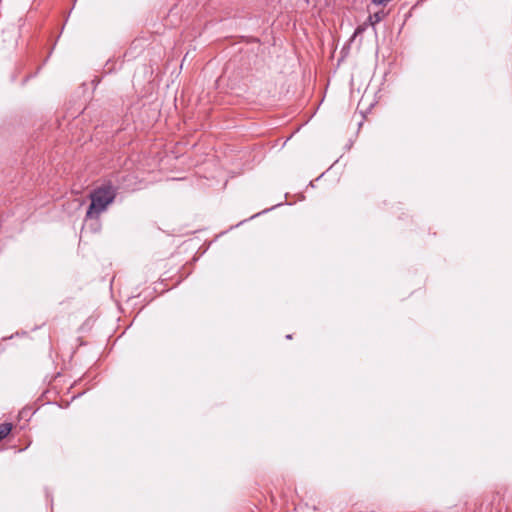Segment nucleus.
<instances>
[{
    "label": "nucleus",
    "instance_id": "nucleus-5",
    "mask_svg": "<svg viewBox=\"0 0 512 512\" xmlns=\"http://www.w3.org/2000/svg\"><path fill=\"white\" fill-rule=\"evenodd\" d=\"M361 31H362V29L359 27V28L356 29L355 34L360 33Z\"/></svg>",
    "mask_w": 512,
    "mask_h": 512
},
{
    "label": "nucleus",
    "instance_id": "nucleus-4",
    "mask_svg": "<svg viewBox=\"0 0 512 512\" xmlns=\"http://www.w3.org/2000/svg\"><path fill=\"white\" fill-rule=\"evenodd\" d=\"M371 1H372V3H374L376 5H386L391 0H371Z\"/></svg>",
    "mask_w": 512,
    "mask_h": 512
},
{
    "label": "nucleus",
    "instance_id": "nucleus-2",
    "mask_svg": "<svg viewBox=\"0 0 512 512\" xmlns=\"http://www.w3.org/2000/svg\"><path fill=\"white\" fill-rule=\"evenodd\" d=\"M12 430V425L10 423H2L0 424V441L8 436V434Z\"/></svg>",
    "mask_w": 512,
    "mask_h": 512
},
{
    "label": "nucleus",
    "instance_id": "nucleus-3",
    "mask_svg": "<svg viewBox=\"0 0 512 512\" xmlns=\"http://www.w3.org/2000/svg\"><path fill=\"white\" fill-rule=\"evenodd\" d=\"M382 18H383V13L376 12L373 15L369 16V22L371 23V25L374 26L376 23L380 22L382 20Z\"/></svg>",
    "mask_w": 512,
    "mask_h": 512
},
{
    "label": "nucleus",
    "instance_id": "nucleus-1",
    "mask_svg": "<svg viewBox=\"0 0 512 512\" xmlns=\"http://www.w3.org/2000/svg\"><path fill=\"white\" fill-rule=\"evenodd\" d=\"M117 195V188L111 183H105L91 191L90 206L86 212L87 219L98 218L108 206L113 203Z\"/></svg>",
    "mask_w": 512,
    "mask_h": 512
}]
</instances>
